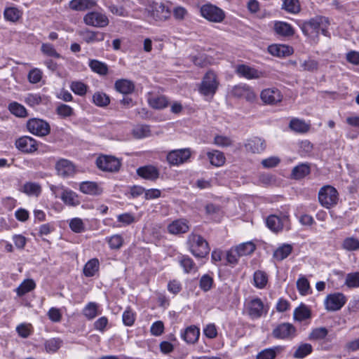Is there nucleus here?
Listing matches in <instances>:
<instances>
[{
  "label": "nucleus",
  "instance_id": "1",
  "mask_svg": "<svg viewBox=\"0 0 359 359\" xmlns=\"http://www.w3.org/2000/svg\"><path fill=\"white\" fill-rule=\"evenodd\" d=\"M267 227L274 233H279L284 229H290V219L287 210L269 215L266 219Z\"/></svg>",
  "mask_w": 359,
  "mask_h": 359
},
{
  "label": "nucleus",
  "instance_id": "2",
  "mask_svg": "<svg viewBox=\"0 0 359 359\" xmlns=\"http://www.w3.org/2000/svg\"><path fill=\"white\" fill-rule=\"evenodd\" d=\"M219 86L217 75L212 70H209L203 77L198 88L199 93L205 96L213 97Z\"/></svg>",
  "mask_w": 359,
  "mask_h": 359
},
{
  "label": "nucleus",
  "instance_id": "3",
  "mask_svg": "<svg viewBox=\"0 0 359 359\" xmlns=\"http://www.w3.org/2000/svg\"><path fill=\"white\" fill-rule=\"evenodd\" d=\"M187 244L191 252L196 257H204L210 252L208 242L200 235L190 234Z\"/></svg>",
  "mask_w": 359,
  "mask_h": 359
},
{
  "label": "nucleus",
  "instance_id": "4",
  "mask_svg": "<svg viewBox=\"0 0 359 359\" xmlns=\"http://www.w3.org/2000/svg\"><path fill=\"white\" fill-rule=\"evenodd\" d=\"M339 194L337 189L330 185L323 187L318 192L320 203L326 208L335 205L339 200Z\"/></svg>",
  "mask_w": 359,
  "mask_h": 359
},
{
  "label": "nucleus",
  "instance_id": "5",
  "mask_svg": "<svg viewBox=\"0 0 359 359\" xmlns=\"http://www.w3.org/2000/svg\"><path fill=\"white\" fill-rule=\"evenodd\" d=\"M323 22H327V20L325 18L322 16H316L309 21L304 22L300 27L302 32L308 36H318L319 30L321 29L323 33L325 32L324 28L321 27Z\"/></svg>",
  "mask_w": 359,
  "mask_h": 359
},
{
  "label": "nucleus",
  "instance_id": "6",
  "mask_svg": "<svg viewBox=\"0 0 359 359\" xmlns=\"http://www.w3.org/2000/svg\"><path fill=\"white\" fill-rule=\"evenodd\" d=\"M200 13L203 18L212 22H222L225 18L223 10L211 4L203 5L201 7Z\"/></svg>",
  "mask_w": 359,
  "mask_h": 359
},
{
  "label": "nucleus",
  "instance_id": "7",
  "mask_svg": "<svg viewBox=\"0 0 359 359\" xmlns=\"http://www.w3.org/2000/svg\"><path fill=\"white\" fill-rule=\"evenodd\" d=\"M271 334L277 339L291 340L297 335V329L290 323H282L275 327Z\"/></svg>",
  "mask_w": 359,
  "mask_h": 359
},
{
  "label": "nucleus",
  "instance_id": "8",
  "mask_svg": "<svg viewBox=\"0 0 359 359\" xmlns=\"http://www.w3.org/2000/svg\"><path fill=\"white\" fill-rule=\"evenodd\" d=\"M146 10L149 15L155 20H165L170 15V11L163 3L149 2Z\"/></svg>",
  "mask_w": 359,
  "mask_h": 359
},
{
  "label": "nucleus",
  "instance_id": "9",
  "mask_svg": "<svg viewBox=\"0 0 359 359\" xmlns=\"http://www.w3.org/2000/svg\"><path fill=\"white\" fill-rule=\"evenodd\" d=\"M27 130L32 134L44 137L48 135L50 131L49 123L40 118H31L27 123Z\"/></svg>",
  "mask_w": 359,
  "mask_h": 359
},
{
  "label": "nucleus",
  "instance_id": "10",
  "mask_svg": "<svg viewBox=\"0 0 359 359\" xmlns=\"http://www.w3.org/2000/svg\"><path fill=\"white\" fill-rule=\"evenodd\" d=\"M346 297L341 292L328 294L325 299V308L328 311L340 310L346 304Z\"/></svg>",
  "mask_w": 359,
  "mask_h": 359
},
{
  "label": "nucleus",
  "instance_id": "11",
  "mask_svg": "<svg viewBox=\"0 0 359 359\" xmlns=\"http://www.w3.org/2000/svg\"><path fill=\"white\" fill-rule=\"evenodd\" d=\"M191 155L189 149H175L168 154L166 160L170 165H179L187 162Z\"/></svg>",
  "mask_w": 359,
  "mask_h": 359
},
{
  "label": "nucleus",
  "instance_id": "12",
  "mask_svg": "<svg viewBox=\"0 0 359 359\" xmlns=\"http://www.w3.org/2000/svg\"><path fill=\"white\" fill-rule=\"evenodd\" d=\"M96 165L103 171L116 172L120 168L121 162L114 156H102L97 158Z\"/></svg>",
  "mask_w": 359,
  "mask_h": 359
},
{
  "label": "nucleus",
  "instance_id": "13",
  "mask_svg": "<svg viewBox=\"0 0 359 359\" xmlns=\"http://www.w3.org/2000/svg\"><path fill=\"white\" fill-rule=\"evenodd\" d=\"M83 20L87 25L96 27H104L109 23L105 14L96 11L88 13L84 16Z\"/></svg>",
  "mask_w": 359,
  "mask_h": 359
},
{
  "label": "nucleus",
  "instance_id": "14",
  "mask_svg": "<svg viewBox=\"0 0 359 359\" xmlns=\"http://www.w3.org/2000/svg\"><path fill=\"white\" fill-rule=\"evenodd\" d=\"M260 97L264 103L269 105L277 104L283 100L280 91L276 88L264 89L261 92Z\"/></svg>",
  "mask_w": 359,
  "mask_h": 359
},
{
  "label": "nucleus",
  "instance_id": "15",
  "mask_svg": "<svg viewBox=\"0 0 359 359\" xmlns=\"http://www.w3.org/2000/svg\"><path fill=\"white\" fill-rule=\"evenodd\" d=\"M15 147L24 153H32L38 149L36 141L29 136L18 138L15 142Z\"/></svg>",
  "mask_w": 359,
  "mask_h": 359
},
{
  "label": "nucleus",
  "instance_id": "16",
  "mask_svg": "<svg viewBox=\"0 0 359 359\" xmlns=\"http://www.w3.org/2000/svg\"><path fill=\"white\" fill-rule=\"evenodd\" d=\"M57 174L62 177L72 176L75 172L74 164L69 160L60 158L55 163Z\"/></svg>",
  "mask_w": 359,
  "mask_h": 359
},
{
  "label": "nucleus",
  "instance_id": "17",
  "mask_svg": "<svg viewBox=\"0 0 359 359\" xmlns=\"http://www.w3.org/2000/svg\"><path fill=\"white\" fill-rule=\"evenodd\" d=\"M248 314L252 319L260 318L264 313V304L259 298L250 300L247 306Z\"/></svg>",
  "mask_w": 359,
  "mask_h": 359
},
{
  "label": "nucleus",
  "instance_id": "18",
  "mask_svg": "<svg viewBox=\"0 0 359 359\" xmlns=\"http://www.w3.org/2000/svg\"><path fill=\"white\" fill-rule=\"evenodd\" d=\"M245 148L248 152L259 154L265 150V141L260 137H253L246 141Z\"/></svg>",
  "mask_w": 359,
  "mask_h": 359
},
{
  "label": "nucleus",
  "instance_id": "19",
  "mask_svg": "<svg viewBox=\"0 0 359 359\" xmlns=\"http://www.w3.org/2000/svg\"><path fill=\"white\" fill-rule=\"evenodd\" d=\"M236 73L247 79H257L263 76V73L245 65H240L236 67Z\"/></svg>",
  "mask_w": 359,
  "mask_h": 359
},
{
  "label": "nucleus",
  "instance_id": "20",
  "mask_svg": "<svg viewBox=\"0 0 359 359\" xmlns=\"http://www.w3.org/2000/svg\"><path fill=\"white\" fill-rule=\"evenodd\" d=\"M139 176L148 180L154 181L159 177L158 170L153 165H145L137 170Z\"/></svg>",
  "mask_w": 359,
  "mask_h": 359
},
{
  "label": "nucleus",
  "instance_id": "21",
  "mask_svg": "<svg viewBox=\"0 0 359 359\" xmlns=\"http://www.w3.org/2000/svg\"><path fill=\"white\" fill-rule=\"evenodd\" d=\"M189 227L185 219H176L168 226V232L171 234H180L186 233Z\"/></svg>",
  "mask_w": 359,
  "mask_h": 359
},
{
  "label": "nucleus",
  "instance_id": "22",
  "mask_svg": "<svg viewBox=\"0 0 359 359\" xmlns=\"http://www.w3.org/2000/svg\"><path fill=\"white\" fill-rule=\"evenodd\" d=\"M83 39L88 43L102 41L105 34L99 31L86 30L81 33Z\"/></svg>",
  "mask_w": 359,
  "mask_h": 359
},
{
  "label": "nucleus",
  "instance_id": "23",
  "mask_svg": "<svg viewBox=\"0 0 359 359\" xmlns=\"http://www.w3.org/2000/svg\"><path fill=\"white\" fill-rule=\"evenodd\" d=\"M79 189L83 194L90 195H99L102 191L96 182L88 181L81 182Z\"/></svg>",
  "mask_w": 359,
  "mask_h": 359
},
{
  "label": "nucleus",
  "instance_id": "24",
  "mask_svg": "<svg viewBox=\"0 0 359 359\" xmlns=\"http://www.w3.org/2000/svg\"><path fill=\"white\" fill-rule=\"evenodd\" d=\"M60 198L67 205L76 206L80 203L77 194L70 189L63 190Z\"/></svg>",
  "mask_w": 359,
  "mask_h": 359
},
{
  "label": "nucleus",
  "instance_id": "25",
  "mask_svg": "<svg viewBox=\"0 0 359 359\" xmlns=\"http://www.w3.org/2000/svg\"><path fill=\"white\" fill-rule=\"evenodd\" d=\"M270 54L277 57H284L292 53V49L285 45L274 44L268 48Z\"/></svg>",
  "mask_w": 359,
  "mask_h": 359
},
{
  "label": "nucleus",
  "instance_id": "26",
  "mask_svg": "<svg viewBox=\"0 0 359 359\" xmlns=\"http://www.w3.org/2000/svg\"><path fill=\"white\" fill-rule=\"evenodd\" d=\"M199 334V330L196 326H190L184 330L182 337L188 344H194L198 341Z\"/></svg>",
  "mask_w": 359,
  "mask_h": 359
},
{
  "label": "nucleus",
  "instance_id": "27",
  "mask_svg": "<svg viewBox=\"0 0 359 359\" xmlns=\"http://www.w3.org/2000/svg\"><path fill=\"white\" fill-rule=\"evenodd\" d=\"M274 30L277 34L283 36H290L294 34V29L292 27L285 22H276L274 24Z\"/></svg>",
  "mask_w": 359,
  "mask_h": 359
},
{
  "label": "nucleus",
  "instance_id": "28",
  "mask_svg": "<svg viewBox=\"0 0 359 359\" xmlns=\"http://www.w3.org/2000/svg\"><path fill=\"white\" fill-rule=\"evenodd\" d=\"M115 88L123 94H129L134 90L135 85L129 80L119 79L115 82Z\"/></svg>",
  "mask_w": 359,
  "mask_h": 359
},
{
  "label": "nucleus",
  "instance_id": "29",
  "mask_svg": "<svg viewBox=\"0 0 359 359\" xmlns=\"http://www.w3.org/2000/svg\"><path fill=\"white\" fill-rule=\"evenodd\" d=\"M311 168L308 163H301L295 166L292 170V177L295 180H300L310 173Z\"/></svg>",
  "mask_w": 359,
  "mask_h": 359
},
{
  "label": "nucleus",
  "instance_id": "30",
  "mask_svg": "<svg viewBox=\"0 0 359 359\" xmlns=\"http://www.w3.org/2000/svg\"><path fill=\"white\" fill-rule=\"evenodd\" d=\"M207 156L210 163L216 167L222 166L225 163V156L224 154L217 150H213L207 153Z\"/></svg>",
  "mask_w": 359,
  "mask_h": 359
},
{
  "label": "nucleus",
  "instance_id": "31",
  "mask_svg": "<svg viewBox=\"0 0 359 359\" xmlns=\"http://www.w3.org/2000/svg\"><path fill=\"white\" fill-rule=\"evenodd\" d=\"M22 191L29 196L38 197L41 193V187L36 182H26L22 187Z\"/></svg>",
  "mask_w": 359,
  "mask_h": 359
},
{
  "label": "nucleus",
  "instance_id": "32",
  "mask_svg": "<svg viewBox=\"0 0 359 359\" xmlns=\"http://www.w3.org/2000/svg\"><path fill=\"white\" fill-rule=\"evenodd\" d=\"M89 67L93 72L101 76H105L108 74V66L107 64L97 60H90Z\"/></svg>",
  "mask_w": 359,
  "mask_h": 359
},
{
  "label": "nucleus",
  "instance_id": "33",
  "mask_svg": "<svg viewBox=\"0 0 359 359\" xmlns=\"http://www.w3.org/2000/svg\"><path fill=\"white\" fill-rule=\"evenodd\" d=\"M95 5L94 0H72L69 6L76 11H84L93 8Z\"/></svg>",
  "mask_w": 359,
  "mask_h": 359
},
{
  "label": "nucleus",
  "instance_id": "34",
  "mask_svg": "<svg viewBox=\"0 0 359 359\" xmlns=\"http://www.w3.org/2000/svg\"><path fill=\"white\" fill-rule=\"evenodd\" d=\"M22 11L16 7H8L4 10V16L8 21L15 22L22 18Z\"/></svg>",
  "mask_w": 359,
  "mask_h": 359
},
{
  "label": "nucleus",
  "instance_id": "35",
  "mask_svg": "<svg viewBox=\"0 0 359 359\" xmlns=\"http://www.w3.org/2000/svg\"><path fill=\"white\" fill-rule=\"evenodd\" d=\"M149 105L156 109H161L168 106V101L165 96L154 95L148 99Z\"/></svg>",
  "mask_w": 359,
  "mask_h": 359
},
{
  "label": "nucleus",
  "instance_id": "36",
  "mask_svg": "<svg viewBox=\"0 0 359 359\" xmlns=\"http://www.w3.org/2000/svg\"><path fill=\"white\" fill-rule=\"evenodd\" d=\"M100 263L97 259H90L84 266L83 273L86 277H92L98 271Z\"/></svg>",
  "mask_w": 359,
  "mask_h": 359
},
{
  "label": "nucleus",
  "instance_id": "37",
  "mask_svg": "<svg viewBox=\"0 0 359 359\" xmlns=\"http://www.w3.org/2000/svg\"><path fill=\"white\" fill-rule=\"evenodd\" d=\"M292 250V246L291 245L283 244L273 252V257L278 261H282L291 254Z\"/></svg>",
  "mask_w": 359,
  "mask_h": 359
},
{
  "label": "nucleus",
  "instance_id": "38",
  "mask_svg": "<svg viewBox=\"0 0 359 359\" xmlns=\"http://www.w3.org/2000/svg\"><path fill=\"white\" fill-rule=\"evenodd\" d=\"M313 346L308 343L301 344L293 353V357L297 359H302L311 353Z\"/></svg>",
  "mask_w": 359,
  "mask_h": 359
},
{
  "label": "nucleus",
  "instance_id": "39",
  "mask_svg": "<svg viewBox=\"0 0 359 359\" xmlns=\"http://www.w3.org/2000/svg\"><path fill=\"white\" fill-rule=\"evenodd\" d=\"M293 317L295 320L301 322L310 318L311 311L305 305H301L294 309Z\"/></svg>",
  "mask_w": 359,
  "mask_h": 359
},
{
  "label": "nucleus",
  "instance_id": "40",
  "mask_svg": "<svg viewBox=\"0 0 359 359\" xmlns=\"http://www.w3.org/2000/svg\"><path fill=\"white\" fill-rule=\"evenodd\" d=\"M255 250V245L251 242H245L236 247V251L238 256H246L252 253Z\"/></svg>",
  "mask_w": 359,
  "mask_h": 359
},
{
  "label": "nucleus",
  "instance_id": "41",
  "mask_svg": "<svg viewBox=\"0 0 359 359\" xmlns=\"http://www.w3.org/2000/svg\"><path fill=\"white\" fill-rule=\"evenodd\" d=\"M253 280L254 285L259 289H262L266 285L268 276L265 272L258 270L254 273Z\"/></svg>",
  "mask_w": 359,
  "mask_h": 359
},
{
  "label": "nucleus",
  "instance_id": "42",
  "mask_svg": "<svg viewBox=\"0 0 359 359\" xmlns=\"http://www.w3.org/2000/svg\"><path fill=\"white\" fill-rule=\"evenodd\" d=\"M328 334V330L325 327H316L311 330L308 339L311 341H319L324 339Z\"/></svg>",
  "mask_w": 359,
  "mask_h": 359
},
{
  "label": "nucleus",
  "instance_id": "43",
  "mask_svg": "<svg viewBox=\"0 0 359 359\" xmlns=\"http://www.w3.org/2000/svg\"><path fill=\"white\" fill-rule=\"evenodd\" d=\"M341 247L346 251L359 250V240L353 236L347 237L343 241Z\"/></svg>",
  "mask_w": 359,
  "mask_h": 359
},
{
  "label": "nucleus",
  "instance_id": "44",
  "mask_svg": "<svg viewBox=\"0 0 359 359\" xmlns=\"http://www.w3.org/2000/svg\"><path fill=\"white\" fill-rule=\"evenodd\" d=\"M36 287L34 281L32 279L25 280L16 289L18 296H22L26 293L32 291Z\"/></svg>",
  "mask_w": 359,
  "mask_h": 359
},
{
  "label": "nucleus",
  "instance_id": "45",
  "mask_svg": "<svg viewBox=\"0 0 359 359\" xmlns=\"http://www.w3.org/2000/svg\"><path fill=\"white\" fill-rule=\"evenodd\" d=\"M318 62L312 58L300 60V70L314 72L318 69Z\"/></svg>",
  "mask_w": 359,
  "mask_h": 359
},
{
  "label": "nucleus",
  "instance_id": "46",
  "mask_svg": "<svg viewBox=\"0 0 359 359\" xmlns=\"http://www.w3.org/2000/svg\"><path fill=\"white\" fill-rule=\"evenodd\" d=\"M62 341L59 338H52L46 340L44 344L46 352L53 353L56 352L61 346Z\"/></svg>",
  "mask_w": 359,
  "mask_h": 359
},
{
  "label": "nucleus",
  "instance_id": "47",
  "mask_svg": "<svg viewBox=\"0 0 359 359\" xmlns=\"http://www.w3.org/2000/svg\"><path fill=\"white\" fill-rule=\"evenodd\" d=\"M93 103L98 107H106L110 102L108 95L102 92H96L93 96Z\"/></svg>",
  "mask_w": 359,
  "mask_h": 359
},
{
  "label": "nucleus",
  "instance_id": "48",
  "mask_svg": "<svg viewBox=\"0 0 359 359\" xmlns=\"http://www.w3.org/2000/svg\"><path fill=\"white\" fill-rule=\"evenodd\" d=\"M8 109L11 114L18 117L27 116V110L25 107L16 102H11L8 105Z\"/></svg>",
  "mask_w": 359,
  "mask_h": 359
},
{
  "label": "nucleus",
  "instance_id": "49",
  "mask_svg": "<svg viewBox=\"0 0 359 359\" xmlns=\"http://www.w3.org/2000/svg\"><path fill=\"white\" fill-rule=\"evenodd\" d=\"M290 127L292 130L298 133H305L309 129L308 124H306L304 121L297 118H294L290 121Z\"/></svg>",
  "mask_w": 359,
  "mask_h": 359
},
{
  "label": "nucleus",
  "instance_id": "50",
  "mask_svg": "<svg viewBox=\"0 0 359 359\" xmlns=\"http://www.w3.org/2000/svg\"><path fill=\"white\" fill-rule=\"evenodd\" d=\"M55 111L57 114L62 118L70 117L74 114V109L65 104H59Z\"/></svg>",
  "mask_w": 359,
  "mask_h": 359
},
{
  "label": "nucleus",
  "instance_id": "51",
  "mask_svg": "<svg viewBox=\"0 0 359 359\" xmlns=\"http://www.w3.org/2000/svg\"><path fill=\"white\" fill-rule=\"evenodd\" d=\"M133 135L137 139L147 137L150 135L149 127L147 125H139L133 130Z\"/></svg>",
  "mask_w": 359,
  "mask_h": 359
},
{
  "label": "nucleus",
  "instance_id": "52",
  "mask_svg": "<svg viewBox=\"0 0 359 359\" xmlns=\"http://www.w3.org/2000/svg\"><path fill=\"white\" fill-rule=\"evenodd\" d=\"M283 8L291 13H297L300 11V5L298 0H284Z\"/></svg>",
  "mask_w": 359,
  "mask_h": 359
},
{
  "label": "nucleus",
  "instance_id": "53",
  "mask_svg": "<svg viewBox=\"0 0 359 359\" xmlns=\"http://www.w3.org/2000/svg\"><path fill=\"white\" fill-rule=\"evenodd\" d=\"M71 90L76 95L83 96L86 95L88 86L81 81H72L70 84Z\"/></svg>",
  "mask_w": 359,
  "mask_h": 359
},
{
  "label": "nucleus",
  "instance_id": "54",
  "mask_svg": "<svg viewBox=\"0 0 359 359\" xmlns=\"http://www.w3.org/2000/svg\"><path fill=\"white\" fill-rule=\"evenodd\" d=\"M83 315L89 320H92L97 315V305L95 302H89L83 309Z\"/></svg>",
  "mask_w": 359,
  "mask_h": 359
},
{
  "label": "nucleus",
  "instance_id": "55",
  "mask_svg": "<svg viewBox=\"0 0 359 359\" xmlns=\"http://www.w3.org/2000/svg\"><path fill=\"white\" fill-rule=\"evenodd\" d=\"M344 284L349 288L359 287V272L350 273L346 276Z\"/></svg>",
  "mask_w": 359,
  "mask_h": 359
},
{
  "label": "nucleus",
  "instance_id": "56",
  "mask_svg": "<svg viewBox=\"0 0 359 359\" xmlns=\"http://www.w3.org/2000/svg\"><path fill=\"white\" fill-rule=\"evenodd\" d=\"M180 262L186 273L196 271V266L194 261L188 256H182Z\"/></svg>",
  "mask_w": 359,
  "mask_h": 359
},
{
  "label": "nucleus",
  "instance_id": "57",
  "mask_svg": "<svg viewBox=\"0 0 359 359\" xmlns=\"http://www.w3.org/2000/svg\"><path fill=\"white\" fill-rule=\"evenodd\" d=\"M107 242L111 249L117 250L122 246L123 238L121 235L115 234L107 238Z\"/></svg>",
  "mask_w": 359,
  "mask_h": 359
},
{
  "label": "nucleus",
  "instance_id": "58",
  "mask_svg": "<svg viewBox=\"0 0 359 359\" xmlns=\"http://www.w3.org/2000/svg\"><path fill=\"white\" fill-rule=\"evenodd\" d=\"M212 284L213 279L208 274L203 275L200 279L199 286L204 292L209 291L212 288Z\"/></svg>",
  "mask_w": 359,
  "mask_h": 359
},
{
  "label": "nucleus",
  "instance_id": "59",
  "mask_svg": "<svg viewBox=\"0 0 359 359\" xmlns=\"http://www.w3.org/2000/svg\"><path fill=\"white\" fill-rule=\"evenodd\" d=\"M297 287L301 294L306 295L309 293L310 285L306 278H299L297 281Z\"/></svg>",
  "mask_w": 359,
  "mask_h": 359
},
{
  "label": "nucleus",
  "instance_id": "60",
  "mask_svg": "<svg viewBox=\"0 0 359 359\" xmlns=\"http://www.w3.org/2000/svg\"><path fill=\"white\" fill-rule=\"evenodd\" d=\"M278 349H279L278 346L266 348L257 354V359H273L276 355V351Z\"/></svg>",
  "mask_w": 359,
  "mask_h": 359
},
{
  "label": "nucleus",
  "instance_id": "61",
  "mask_svg": "<svg viewBox=\"0 0 359 359\" xmlns=\"http://www.w3.org/2000/svg\"><path fill=\"white\" fill-rule=\"evenodd\" d=\"M69 227L75 233H81L85 229V225L82 219L78 217L71 219Z\"/></svg>",
  "mask_w": 359,
  "mask_h": 359
},
{
  "label": "nucleus",
  "instance_id": "62",
  "mask_svg": "<svg viewBox=\"0 0 359 359\" xmlns=\"http://www.w3.org/2000/svg\"><path fill=\"white\" fill-rule=\"evenodd\" d=\"M123 323L126 326H131L134 324L135 316L133 311L128 308L122 316Z\"/></svg>",
  "mask_w": 359,
  "mask_h": 359
},
{
  "label": "nucleus",
  "instance_id": "63",
  "mask_svg": "<svg viewBox=\"0 0 359 359\" xmlns=\"http://www.w3.org/2000/svg\"><path fill=\"white\" fill-rule=\"evenodd\" d=\"M41 51L48 56L56 58L60 57V55L55 50L53 46L50 43H43Z\"/></svg>",
  "mask_w": 359,
  "mask_h": 359
},
{
  "label": "nucleus",
  "instance_id": "64",
  "mask_svg": "<svg viewBox=\"0 0 359 359\" xmlns=\"http://www.w3.org/2000/svg\"><path fill=\"white\" fill-rule=\"evenodd\" d=\"M27 77L30 83H37L42 78V72L37 68L33 69L29 72Z\"/></svg>",
  "mask_w": 359,
  "mask_h": 359
}]
</instances>
